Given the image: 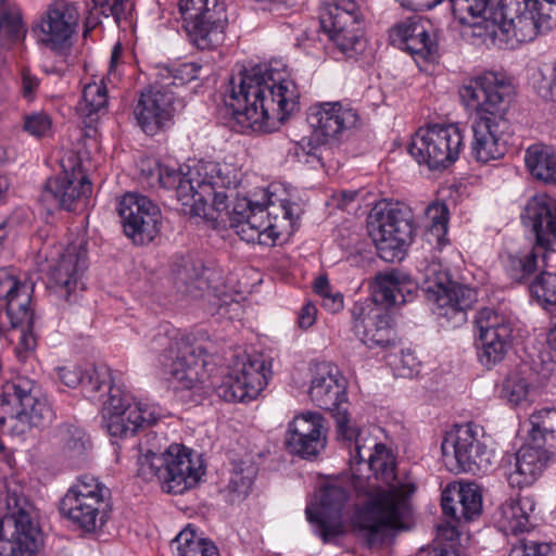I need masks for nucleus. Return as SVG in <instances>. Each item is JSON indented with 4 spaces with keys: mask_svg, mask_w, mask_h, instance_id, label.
<instances>
[{
    "mask_svg": "<svg viewBox=\"0 0 556 556\" xmlns=\"http://www.w3.org/2000/svg\"><path fill=\"white\" fill-rule=\"evenodd\" d=\"M142 176L151 187L174 189L177 199L197 216L229 227L244 241L273 247L280 231L269 216L276 204L267 207L252 203L247 198L237 199L230 210L229 198L233 197L239 182L238 172L228 164L199 163L186 174L179 169L154 163L142 168Z\"/></svg>",
    "mask_w": 556,
    "mask_h": 556,
    "instance_id": "2",
    "label": "nucleus"
},
{
    "mask_svg": "<svg viewBox=\"0 0 556 556\" xmlns=\"http://www.w3.org/2000/svg\"><path fill=\"white\" fill-rule=\"evenodd\" d=\"M26 28L18 9H0V46L5 47L23 41Z\"/></svg>",
    "mask_w": 556,
    "mask_h": 556,
    "instance_id": "42",
    "label": "nucleus"
},
{
    "mask_svg": "<svg viewBox=\"0 0 556 556\" xmlns=\"http://www.w3.org/2000/svg\"><path fill=\"white\" fill-rule=\"evenodd\" d=\"M441 506L444 515L450 516L456 520H460L457 497L454 495V490H445L442 493Z\"/></svg>",
    "mask_w": 556,
    "mask_h": 556,
    "instance_id": "62",
    "label": "nucleus"
},
{
    "mask_svg": "<svg viewBox=\"0 0 556 556\" xmlns=\"http://www.w3.org/2000/svg\"><path fill=\"white\" fill-rule=\"evenodd\" d=\"M476 325L479 332L500 333L504 330L506 336H511L513 332L509 319L505 315L489 307H483L477 313Z\"/></svg>",
    "mask_w": 556,
    "mask_h": 556,
    "instance_id": "48",
    "label": "nucleus"
},
{
    "mask_svg": "<svg viewBox=\"0 0 556 556\" xmlns=\"http://www.w3.org/2000/svg\"><path fill=\"white\" fill-rule=\"evenodd\" d=\"M514 88L498 74L484 73L459 88L466 106L477 111L472 122L471 156L480 163L500 160L507 151L505 135L509 129L506 117Z\"/></svg>",
    "mask_w": 556,
    "mask_h": 556,
    "instance_id": "4",
    "label": "nucleus"
},
{
    "mask_svg": "<svg viewBox=\"0 0 556 556\" xmlns=\"http://www.w3.org/2000/svg\"><path fill=\"white\" fill-rule=\"evenodd\" d=\"M200 68L201 66L195 63H182L173 70L166 68L167 75L164 78H172V81H168L169 88H178L188 81L197 79ZM162 84H167V81L164 80Z\"/></svg>",
    "mask_w": 556,
    "mask_h": 556,
    "instance_id": "57",
    "label": "nucleus"
},
{
    "mask_svg": "<svg viewBox=\"0 0 556 556\" xmlns=\"http://www.w3.org/2000/svg\"><path fill=\"white\" fill-rule=\"evenodd\" d=\"M372 301L357 302L352 308L353 331L369 349L386 348L392 341L389 312Z\"/></svg>",
    "mask_w": 556,
    "mask_h": 556,
    "instance_id": "24",
    "label": "nucleus"
},
{
    "mask_svg": "<svg viewBox=\"0 0 556 556\" xmlns=\"http://www.w3.org/2000/svg\"><path fill=\"white\" fill-rule=\"evenodd\" d=\"M38 86L39 81L37 77L33 76L29 72L23 73L22 92L25 98L31 99Z\"/></svg>",
    "mask_w": 556,
    "mask_h": 556,
    "instance_id": "64",
    "label": "nucleus"
},
{
    "mask_svg": "<svg viewBox=\"0 0 556 556\" xmlns=\"http://www.w3.org/2000/svg\"><path fill=\"white\" fill-rule=\"evenodd\" d=\"M88 267L87 251L80 243H70L50 266L49 279L60 291L64 292L66 300L76 289H84L81 278Z\"/></svg>",
    "mask_w": 556,
    "mask_h": 556,
    "instance_id": "27",
    "label": "nucleus"
},
{
    "mask_svg": "<svg viewBox=\"0 0 556 556\" xmlns=\"http://www.w3.org/2000/svg\"><path fill=\"white\" fill-rule=\"evenodd\" d=\"M371 288L375 302L392 306L402 305L409 301L416 285L407 274L392 269L377 274Z\"/></svg>",
    "mask_w": 556,
    "mask_h": 556,
    "instance_id": "30",
    "label": "nucleus"
},
{
    "mask_svg": "<svg viewBox=\"0 0 556 556\" xmlns=\"http://www.w3.org/2000/svg\"><path fill=\"white\" fill-rule=\"evenodd\" d=\"M60 381L70 388H76L81 382L83 369L77 366H63L56 369Z\"/></svg>",
    "mask_w": 556,
    "mask_h": 556,
    "instance_id": "61",
    "label": "nucleus"
},
{
    "mask_svg": "<svg viewBox=\"0 0 556 556\" xmlns=\"http://www.w3.org/2000/svg\"><path fill=\"white\" fill-rule=\"evenodd\" d=\"M367 229L380 258L390 263L400 261L413 237V212L405 203L383 200L371 208Z\"/></svg>",
    "mask_w": 556,
    "mask_h": 556,
    "instance_id": "8",
    "label": "nucleus"
},
{
    "mask_svg": "<svg viewBox=\"0 0 556 556\" xmlns=\"http://www.w3.org/2000/svg\"><path fill=\"white\" fill-rule=\"evenodd\" d=\"M420 277L417 279L422 283V290L429 294L434 302L442 295L448 286L453 282L448 271L440 262H429L427 260L420 263L418 268Z\"/></svg>",
    "mask_w": 556,
    "mask_h": 556,
    "instance_id": "38",
    "label": "nucleus"
},
{
    "mask_svg": "<svg viewBox=\"0 0 556 556\" xmlns=\"http://www.w3.org/2000/svg\"><path fill=\"white\" fill-rule=\"evenodd\" d=\"M119 392L117 390V394H112L103 403V419L111 437L127 438L157 421L159 413L154 406L130 402Z\"/></svg>",
    "mask_w": 556,
    "mask_h": 556,
    "instance_id": "18",
    "label": "nucleus"
},
{
    "mask_svg": "<svg viewBox=\"0 0 556 556\" xmlns=\"http://www.w3.org/2000/svg\"><path fill=\"white\" fill-rule=\"evenodd\" d=\"M153 352H164V357L170 361L167 374L176 389L191 390L200 383L199 367L205 365L207 349L197 342L194 336L167 329L159 330L150 344Z\"/></svg>",
    "mask_w": 556,
    "mask_h": 556,
    "instance_id": "9",
    "label": "nucleus"
},
{
    "mask_svg": "<svg viewBox=\"0 0 556 556\" xmlns=\"http://www.w3.org/2000/svg\"><path fill=\"white\" fill-rule=\"evenodd\" d=\"M110 490L91 476H81L60 501V514L87 533L96 532L108 519Z\"/></svg>",
    "mask_w": 556,
    "mask_h": 556,
    "instance_id": "11",
    "label": "nucleus"
},
{
    "mask_svg": "<svg viewBox=\"0 0 556 556\" xmlns=\"http://www.w3.org/2000/svg\"><path fill=\"white\" fill-rule=\"evenodd\" d=\"M257 469L251 462H236L232 464V471L228 483V490L239 496H245L250 492Z\"/></svg>",
    "mask_w": 556,
    "mask_h": 556,
    "instance_id": "46",
    "label": "nucleus"
},
{
    "mask_svg": "<svg viewBox=\"0 0 556 556\" xmlns=\"http://www.w3.org/2000/svg\"><path fill=\"white\" fill-rule=\"evenodd\" d=\"M454 495L457 497L460 520L470 521L481 514V494L473 484L454 489Z\"/></svg>",
    "mask_w": 556,
    "mask_h": 556,
    "instance_id": "45",
    "label": "nucleus"
},
{
    "mask_svg": "<svg viewBox=\"0 0 556 556\" xmlns=\"http://www.w3.org/2000/svg\"><path fill=\"white\" fill-rule=\"evenodd\" d=\"M63 172L47 180L41 192V201L48 208L75 211L90 197L91 181L84 174L78 157L71 153L62 161Z\"/></svg>",
    "mask_w": 556,
    "mask_h": 556,
    "instance_id": "16",
    "label": "nucleus"
},
{
    "mask_svg": "<svg viewBox=\"0 0 556 556\" xmlns=\"http://www.w3.org/2000/svg\"><path fill=\"white\" fill-rule=\"evenodd\" d=\"M556 18V0H502L501 21L482 17L462 25L460 35L471 43L485 42H530L551 27Z\"/></svg>",
    "mask_w": 556,
    "mask_h": 556,
    "instance_id": "5",
    "label": "nucleus"
},
{
    "mask_svg": "<svg viewBox=\"0 0 556 556\" xmlns=\"http://www.w3.org/2000/svg\"><path fill=\"white\" fill-rule=\"evenodd\" d=\"M270 367L262 357L247 356L240 367L233 368L217 386V395L226 402L254 400L267 386Z\"/></svg>",
    "mask_w": 556,
    "mask_h": 556,
    "instance_id": "19",
    "label": "nucleus"
},
{
    "mask_svg": "<svg viewBox=\"0 0 556 556\" xmlns=\"http://www.w3.org/2000/svg\"><path fill=\"white\" fill-rule=\"evenodd\" d=\"M136 457L137 476L147 482L156 480L166 493L182 494L197 485L204 475L201 455L184 445H169L156 456Z\"/></svg>",
    "mask_w": 556,
    "mask_h": 556,
    "instance_id": "6",
    "label": "nucleus"
},
{
    "mask_svg": "<svg viewBox=\"0 0 556 556\" xmlns=\"http://www.w3.org/2000/svg\"><path fill=\"white\" fill-rule=\"evenodd\" d=\"M108 104L106 87L101 84H88L83 90V100L80 102L81 110L88 116L100 112L105 109Z\"/></svg>",
    "mask_w": 556,
    "mask_h": 556,
    "instance_id": "53",
    "label": "nucleus"
},
{
    "mask_svg": "<svg viewBox=\"0 0 556 556\" xmlns=\"http://www.w3.org/2000/svg\"><path fill=\"white\" fill-rule=\"evenodd\" d=\"M100 14L112 16L116 24L127 20L130 15L134 4L130 0H100L98 7Z\"/></svg>",
    "mask_w": 556,
    "mask_h": 556,
    "instance_id": "56",
    "label": "nucleus"
},
{
    "mask_svg": "<svg viewBox=\"0 0 556 556\" xmlns=\"http://www.w3.org/2000/svg\"><path fill=\"white\" fill-rule=\"evenodd\" d=\"M525 162L535 179L556 186V153L551 147L544 144L529 147Z\"/></svg>",
    "mask_w": 556,
    "mask_h": 556,
    "instance_id": "36",
    "label": "nucleus"
},
{
    "mask_svg": "<svg viewBox=\"0 0 556 556\" xmlns=\"http://www.w3.org/2000/svg\"><path fill=\"white\" fill-rule=\"evenodd\" d=\"M363 17L354 0L324 2L319 10L320 28L346 56L352 58L363 51Z\"/></svg>",
    "mask_w": 556,
    "mask_h": 556,
    "instance_id": "14",
    "label": "nucleus"
},
{
    "mask_svg": "<svg viewBox=\"0 0 556 556\" xmlns=\"http://www.w3.org/2000/svg\"><path fill=\"white\" fill-rule=\"evenodd\" d=\"M125 235L136 244L150 243L159 233L161 211L150 199L127 193L117 204Z\"/></svg>",
    "mask_w": 556,
    "mask_h": 556,
    "instance_id": "20",
    "label": "nucleus"
},
{
    "mask_svg": "<svg viewBox=\"0 0 556 556\" xmlns=\"http://www.w3.org/2000/svg\"><path fill=\"white\" fill-rule=\"evenodd\" d=\"M177 556H219L213 542L199 538L189 526L172 541Z\"/></svg>",
    "mask_w": 556,
    "mask_h": 556,
    "instance_id": "40",
    "label": "nucleus"
},
{
    "mask_svg": "<svg viewBox=\"0 0 556 556\" xmlns=\"http://www.w3.org/2000/svg\"><path fill=\"white\" fill-rule=\"evenodd\" d=\"M8 514L0 519V556H34L39 547L38 514L21 485L7 490Z\"/></svg>",
    "mask_w": 556,
    "mask_h": 556,
    "instance_id": "7",
    "label": "nucleus"
},
{
    "mask_svg": "<svg viewBox=\"0 0 556 556\" xmlns=\"http://www.w3.org/2000/svg\"><path fill=\"white\" fill-rule=\"evenodd\" d=\"M299 91L285 71L261 65L231 77L224 102L243 130L271 132L298 108Z\"/></svg>",
    "mask_w": 556,
    "mask_h": 556,
    "instance_id": "3",
    "label": "nucleus"
},
{
    "mask_svg": "<svg viewBox=\"0 0 556 556\" xmlns=\"http://www.w3.org/2000/svg\"><path fill=\"white\" fill-rule=\"evenodd\" d=\"M508 556H556V545L523 539L513 545Z\"/></svg>",
    "mask_w": 556,
    "mask_h": 556,
    "instance_id": "55",
    "label": "nucleus"
},
{
    "mask_svg": "<svg viewBox=\"0 0 556 556\" xmlns=\"http://www.w3.org/2000/svg\"><path fill=\"white\" fill-rule=\"evenodd\" d=\"M522 219L535 235V251L542 252V266H552V257L556 258L552 249L556 242V200L545 193L534 195L527 203Z\"/></svg>",
    "mask_w": 556,
    "mask_h": 556,
    "instance_id": "21",
    "label": "nucleus"
},
{
    "mask_svg": "<svg viewBox=\"0 0 556 556\" xmlns=\"http://www.w3.org/2000/svg\"><path fill=\"white\" fill-rule=\"evenodd\" d=\"M312 371L309 399L334 418L338 434L348 444L354 478L361 481L369 478L365 471L372 472L384 484L370 485L366 500L354 511L353 527L365 531L369 542L389 531L408 530L413 522L415 484L397 477L395 460L384 444L365 438L356 426L351 425L345 384L339 369L323 362L314 364Z\"/></svg>",
    "mask_w": 556,
    "mask_h": 556,
    "instance_id": "1",
    "label": "nucleus"
},
{
    "mask_svg": "<svg viewBox=\"0 0 556 556\" xmlns=\"http://www.w3.org/2000/svg\"><path fill=\"white\" fill-rule=\"evenodd\" d=\"M442 0H437L435 3ZM452 12L458 22H467L468 17L472 20L480 18L489 10L491 0H450Z\"/></svg>",
    "mask_w": 556,
    "mask_h": 556,
    "instance_id": "52",
    "label": "nucleus"
},
{
    "mask_svg": "<svg viewBox=\"0 0 556 556\" xmlns=\"http://www.w3.org/2000/svg\"><path fill=\"white\" fill-rule=\"evenodd\" d=\"M218 0H178V7L184 17L197 16L200 12L211 9Z\"/></svg>",
    "mask_w": 556,
    "mask_h": 556,
    "instance_id": "60",
    "label": "nucleus"
},
{
    "mask_svg": "<svg viewBox=\"0 0 556 556\" xmlns=\"http://www.w3.org/2000/svg\"><path fill=\"white\" fill-rule=\"evenodd\" d=\"M530 291L543 308H556V273L542 271L531 282Z\"/></svg>",
    "mask_w": 556,
    "mask_h": 556,
    "instance_id": "44",
    "label": "nucleus"
},
{
    "mask_svg": "<svg viewBox=\"0 0 556 556\" xmlns=\"http://www.w3.org/2000/svg\"><path fill=\"white\" fill-rule=\"evenodd\" d=\"M308 122L314 130L299 142V149L321 162L323 150L339 147L350 138L359 124V115L341 102H325L308 115Z\"/></svg>",
    "mask_w": 556,
    "mask_h": 556,
    "instance_id": "10",
    "label": "nucleus"
},
{
    "mask_svg": "<svg viewBox=\"0 0 556 556\" xmlns=\"http://www.w3.org/2000/svg\"><path fill=\"white\" fill-rule=\"evenodd\" d=\"M510 343L511 336H506L504 330L500 333L479 332L476 345L480 363L486 368L501 363L505 358Z\"/></svg>",
    "mask_w": 556,
    "mask_h": 556,
    "instance_id": "37",
    "label": "nucleus"
},
{
    "mask_svg": "<svg viewBox=\"0 0 556 556\" xmlns=\"http://www.w3.org/2000/svg\"><path fill=\"white\" fill-rule=\"evenodd\" d=\"M52 415V410L46 400L39 399L34 393L27 405H23L11 416L5 427L10 434L23 435L34 427H45L51 421Z\"/></svg>",
    "mask_w": 556,
    "mask_h": 556,
    "instance_id": "33",
    "label": "nucleus"
},
{
    "mask_svg": "<svg viewBox=\"0 0 556 556\" xmlns=\"http://www.w3.org/2000/svg\"><path fill=\"white\" fill-rule=\"evenodd\" d=\"M463 148L464 137L456 125L433 124L415 132L408 152L418 164L440 170L454 164Z\"/></svg>",
    "mask_w": 556,
    "mask_h": 556,
    "instance_id": "12",
    "label": "nucleus"
},
{
    "mask_svg": "<svg viewBox=\"0 0 556 556\" xmlns=\"http://www.w3.org/2000/svg\"><path fill=\"white\" fill-rule=\"evenodd\" d=\"M314 291L321 298V306L332 314L343 308V295L333 291L326 276H319L314 281Z\"/></svg>",
    "mask_w": 556,
    "mask_h": 556,
    "instance_id": "54",
    "label": "nucleus"
},
{
    "mask_svg": "<svg viewBox=\"0 0 556 556\" xmlns=\"http://www.w3.org/2000/svg\"><path fill=\"white\" fill-rule=\"evenodd\" d=\"M185 102L168 84H155L143 90L134 108L137 125L148 136L168 129Z\"/></svg>",
    "mask_w": 556,
    "mask_h": 556,
    "instance_id": "17",
    "label": "nucleus"
},
{
    "mask_svg": "<svg viewBox=\"0 0 556 556\" xmlns=\"http://www.w3.org/2000/svg\"><path fill=\"white\" fill-rule=\"evenodd\" d=\"M56 439L68 458L81 457L91 447L87 433L74 425H61L56 430Z\"/></svg>",
    "mask_w": 556,
    "mask_h": 556,
    "instance_id": "41",
    "label": "nucleus"
},
{
    "mask_svg": "<svg viewBox=\"0 0 556 556\" xmlns=\"http://www.w3.org/2000/svg\"><path fill=\"white\" fill-rule=\"evenodd\" d=\"M289 450L302 458L317 456L326 447V428L318 413H303L289 424L286 437Z\"/></svg>",
    "mask_w": 556,
    "mask_h": 556,
    "instance_id": "25",
    "label": "nucleus"
},
{
    "mask_svg": "<svg viewBox=\"0 0 556 556\" xmlns=\"http://www.w3.org/2000/svg\"><path fill=\"white\" fill-rule=\"evenodd\" d=\"M534 503L530 497L509 498L500 507L498 523L503 531L518 534L529 528V514Z\"/></svg>",
    "mask_w": 556,
    "mask_h": 556,
    "instance_id": "35",
    "label": "nucleus"
},
{
    "mask_svg": "<svg viewBox=\"0 0 556 556\" xmlns=\"http://www.w3.org/2000/svg\"><path fill=\"white\" fill-rule=\"evenodd\" d=\"M441 450L446 465L456 472L484 473L492 464L493 453L481 441L478 426L472 424L456 426L447 432Z\"/></svg>",
    "mask_w": 556,
    "mask_h": 556,
    "instance_id": "13",
    "label": "nucleus"
},
{
    "mask_svg": "<svg viewBox=\"0 0 556 556\" xmlns=\"http://www.w3.org/2000/svg\"><path fill=\"white\" fill-rule=\"evenodd\" d=\"M530 440L545 447L556 446V408H543L531 414L529 418Z\"/></svg>",
    "mask_w": 556,
    "mask_h": 556,
    "instance_id": "39",
    "label": "nucleus"
},
{
    "mask_svg": "<svg viewBox=\"0 0 556 556\" xmlns=\"http://www.w3.org/2000/svg\"><path fill=\"white\" fill-rule=\"evenodd\" d=\"M536 94L548 101H556V60L549 67L539 68L532 76Z\"/></svg>",
    "mask_w": 556,
    "mask_h": 556,
    "instance_id": "51",
    "label": "nucleus"
},
{
    "mask_svg": "<svg viewBox=\"0 0 556 556\" xmlns=\"http://www.w3.org/2000/svg\"><path fill=\"white\" fill-rule=\"evenodd\" d=\"M79 13L74 4L56 1L49 5L33 27L38 41L53 50L63 49L75 34Z\"/></svg>",
    "mask_w": 556,
    "mask_h": 556,
    "instance_id": "23",
    "label": "nucleus"
},
{
    "mask_svg": "<svg viewBox=\"0 0 556 556\" xmlns=\"http://www.w3.org/2000/svg\"><path fill=\"white\" fill-rule=\"evenodd\" d=\"M113 378L109 367L105 365L92 366L88 369L83 370L81 382L79 386L88 396H93L100 392L103 388L108 389L110 396L117 394V390L113 389Z\"/></svg>",
    "mask_w": 556,
    "mask_h": 556,
    "instance_id": "43",
    "label": "nucleus"
},
{
    "mask_svg": "<svg viewBox=\"0 0 556 556\" xmlns=\"http://www.w3.org/2000/svg\"><path fill=\"white\" fill-rule=\"evenodd\" d=\"M538 258L542 260V252L535 251V245L528 254L510 255L506 267L507 274L511 279L521 281L538 269Z\"/></svg>",
    "mask_w": 556,
    "mask_h": 556,
    "instance_id": "47",
    "label": "nucleus"
},
{
    "mask_svg": "<svg viewBox=\"0 0 556 556\" xmlns=\"http://www.w3.org/2000/svg\"><path fill=\"white\" fill-rule=\"evenodd\" d=\"M51 118L43 112L33 113L25 116L24 130L34 137H43L51 129Z\"/></svg>",
    "mask_w": 556,
    "mask_h": 556,
    "instance_id": "58",
    "label": "nucleus"
},
{
    "mask_svg": "<svg viewBox=\"0 0 556 556\" xmlns=\"http://www.w3.org/2000/svg\"><path fill=\"white\" fill-rule=\"evenodd\" d=\"M428 22L420 17H410L395 25L390 33L393 43L425 61H434L439 56V43L435 35L431 36Z\"/></svg>",
    "mask_w": 556,
    "mask_h": 556,
    "instance_id": "28",
    "label": "nucleus"
},
{
    "mask_svg": "<svg viewBox=\"0 0 556 556\" xmlns=\"http://www.w3.org/2000/svg\"><path fill=\"white\" fill-rule=\"evenodd\" d=\"M316 316H317L316 306L311 302L305 303L299 312V316H298L299 327L304 330L311 328L315 324Z\"/></svg>",
    "mask_w": 556,
    "mask_h": 556,
    "instance_id": "63",
    "label": "nucleus"
},
{
    "mask_svg": "<svg viewBox=\"0 0 556 556\" xmlns=\"http://www.w3.org/2000/svg\"><path fill=\"white\" fill-rule=\"evenodd\" d=\"M348 498L349 494L342 486L328 485L319 492L317 510L314 513L312 507H306L307 520L324 543H333L344 534L342 510Z\"/></svg>",
    "mask_w": 556,
    "mask_h": 556,
    "instance_id": "22",
    "label": "nucleus"
},
{
    "mask_svg": "<svg viewBox=\"0 0 556 556\" xmlns=\"http://www.w3.org/2000/svg\"><path fill=\"white\" fill-rule=\"evenodd\" d=\"M35 393V383L27 377L17 376L2 384L0 394V432L20 407L27 405Z\"/></svg>",
    "mask_w": 556,
    "mask_h": 556,
    "instance_id": "32",
    "label": "nucleus"
},
{
    "mask_svg": "<svg viewBox=\"0 0 556 556\" xmlns=\"http://www.w3.org/2000/svg\"><path fill=\"white\" fill-rule=\"evenodd\" d=\"M213 271L205 267L200 260L182 258L177 264L176 283L192 298H199L211 288Z\"/></svg>",
    "mask_w": 556,
    "mask_h": 556,
    "instance_id": "34",
    "label": "nucleus"
},
{
    "mask_svg": "<svg viewBox=\"0 0 556 556\" xmlns=\"http://www.w3.org/2000/svg\"><path fill=\"white\" fill-rule=\"evenodd\" d=\"M551 457V448L534 444L530 440V443L520 447L516 454L515 469L508 477L510 485L518 488L532 485L543 473Z\"/></svg>",
    "mask_w": 556,
    "mask_h": 556,
    "instance_id": "29",
    "label": "nucleus"
},
{
    "mask_svg": "<svg viewBox=\"0 0 556 556\" xmlns=\"http://www.w3.org/2000/svg\"><path fill=\"white\" fill-rule=\"evenodd\" d=\"M211 9H206L197 16L184 17L185 29L189 40L200 50H212L220 46L225 40L227 15L225 5L215 2Z\"/></svg>",
    "mask_w": 556,
    "mask_h": 556,
    "instance_id": "26",
    "label": "nucleus"
},
{
    "mask_svg": "<svg viewBox=\"0 0 556 556\" xmlns=\"http://www.w3.org/2000/svg\"><path fill=\"white\" fill-rule=\"evenodd\" d=\"M163 446L161 444V440L156 433L149 432L137 445V454L136 455H151L156 456L163 454Z\"/></svg>",
    "mask_w": 556,
    "mask_h": 556,
    "instance_id": "59",
    "label": "nucleus"
},
{
    "mask_svg": "<svg viewBox=\"0 0 556 556\" xmlns=\"http://www.w3.org/2000/svg\"><path fill=\"white\" fill-rule=\"evenodd\" d=\"M429 222V236L435 237L438 247L445 244L447 231L448 208L444 203H433L426 210Z\"/></svg>",
    "mask_w": 556,
    "mask_h": 556,
    "instance_id": "49",
    "label": "nucleus"
},
{
    "mask_svg": "<svg viewBox=\"0 0 556 556\" xmlns=\"http://www.w3.org/2000/svg\"><path fill=\"white\" fill-rule=\"evenodd\" d=\"M530 383L519 372H511L503 381L501 397L514 405H519L527 400Z\"/></svg>",
    "mask_w": 556,
    "mask_h": 556,
    "instance_id": "50",
    "label": "nucleus"
},
{
    "mask_svg": "<svg viewBox=\"0 0 556 556\" xmlns=\"http://www.w3.org/2000/svg\"><path fill=\"white\" fill-rule=\"evenodd\" d=\"M477 301V292L467 286L452 282L442 295L438 296L437 314L456 324L466 320V311Z\"/></svg>",
    "mask_w": 556,
    "mask_h": 556,
    "instance_id": "31",
    "label": "nucleus"
},
{
    "mask_svg": "<svg viewBox=\"0 0 556 556\" xmlns=\"http://www.w3.org/2000/svg\"><path fill=\"white\" fill-rule=\"evenodd\" d=\"M33 291L34 285L21 281L13 269H0V336L11 329L21 328L27 348L28 339L34 340L30 334H26L34 324V312L30 307Z\"/></svg>",
    "mask_w": 556,
    "mask_h": 556,
    "instance_id": "15",
    "label": "nucleus"
}]
</instances>
